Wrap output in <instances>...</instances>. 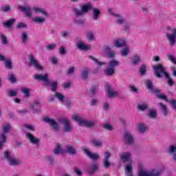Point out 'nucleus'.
I'll list each match as a JSON object with an SVG mask.
<instances>
[{
    "mask_svg": "<svg viewBox=\"0 0 176 176\" xmlns=\"http://www.w3.org/2000/svg\"><path fill=\"white\" fill-rule=\"evenodd\" d=\"M153 69L154 70V74L155 75L156 78L160 79L162 78V75H164L165 78H167L168 84L169 85V86H174V81L173 80L171 77H170V74L167 73L166 69L164 68V67H163V65L158 64L157 65V66L153 67Z\"/></svg>",
    "mask_w": 176,
    "mask_h": 176,
    "instance_id": "obj_1",
    "label": "nucleus"
},
{
    "mask_svg": "<svg viewBox=\"0 0 176 176\" xmlns=\"http://www.w3.org/2000/svg\"><path fill=\"white\" fill-rule=\"evenodd\" d=\"M119 65V61L112 59L109 63V68L104 71V74L107 76H112L115 74V67Z\"/></svg>",
    "mask_w": 176,
    "mask_h": 176,
    "instance_id": "obj_2",
    "label": "nucleus"
},
{
    "mask_svg": "<svg viewBox=\"0 0 176 176\" xmlns=\"http://www.w3.org/2000/svg\"><path fill=\"white\" fill-rule=\"evenodd\" d=\"M12 128V126L9 124H6L5 125L3 126V131L2 133H1V140L0 141V149H2V148L3 147V144H5V142H6V135L7 133H9L10 129Z\"/></svg>",
    "mask_w": 176,
    "mask_h": 176,
    "instance_id": "obj_3",
    "label": "nucleus"
},
{
    "mask_svg": "<svg viewBox=\"0 0 176 176\" xmlns=\"http://www.w3.org/2000/svg\"><path fill=\"white\" fill-rule=\"evenodd\" d=\"M73 119L76 122H78L79 126H84L85 127H93V126H94V122L82 120L80 116L76 114L73 116Z\"/></svg>",
    "mask_w": 176,
    "mask_h": 176,
    "instance_id": "obj_4",
    "label": "nucleus"
},
{
    "mask_svg": "<svg viewBox=\"0 0 176 176\" xmlns=\"http://www.w3.org/2000/svg\"><path fill=\"white\" fill-rule=\"evenodd\" d=\"M169 31L170 32H167L166 36L170 46H174L175 45L176 39V28H170Z\"/></svg>",
    "mask_w": 176,
    "mask_h": 176,
    "instance_id": "obj_5",
    "label": "nucleus"
},
{
    "mask_svg": "<svg viewBox=\"0 0 176 176\" xmlns=\"http://www.w3.org/2000/svg\"><path fill=\"white\" fill-rule=\"evenodd\" d=\"M92 6L91 3H87V4L84 5L81 8V11L78 9H74V13L76 16H83L84 13H87L90 9H91Z\"/></svg>",
    "mask_w": 176,
    "mask_h": 176,
    "instance_id": "obj_6",
    "label": "nucleus"
},
{
    "mask_svg": "<svg viewBox=\"0 0 176 176\" xmlns=\"http://www.w3.org/2000/svg\"><path fill=\"white\" fill-rule=\"evenodd\" d=\"M29 60L30 64L35 68L36 69H38V71H42L43 69V67L38 63V60L35 59V57L32 54L29 55Z\"/></svg>",
    "mask_w": 176,
    "mask_h": 176,
    "instance_id": "obj_7",
    "label": "nucleus"
},
{
    "mask_svg": "<svg viewBox=\"0 0 176 176\" xmlns=\"http://www.w3.org/2000/svg\"><path fill=\"white\" fill-rule=\"evenodd\" d=\"M159 175H160V172L157 171L156 169H153L150 172L140 170L139 172V176H159Z\"/></svg>",
    "mask_w": 176,
    "mask_h": 176,
    "instance_id": "obj_8",
    "label": "nucleus"
},
{
    "mask_svg": "<svg viewBox=\"0 0 176 176\" xmlns=\"http://www.w3.org/2000/svg\"><path fill=\"white\" fill-rule=\"evenodd\" d=\"M59 122L63 124V131L66 133H71V122L67 118H61Z\"/></svg>",
    "mask_w": 176,
    "mask_h": 176,
    "instance_id": "obj_9",
    "label": "nucleus"
},
{
    "mask_svg": "<svg viewBox=\"0 0 176 176\" xmlns=\"http://www.w3.org/2000/svg\"><path fill=\"white\" fill-rule=\"evenodd\" d=\"M43 120L45 122V123H48L50 126H51V127H52L56 131L58 130V124L56 122V120H54V119H50L49 117H44Z\"/></svg>",
    "mask_w": 176,
    "mask_h": 176,
    "instance_id": "obj_10",
    "label": "nucleus"
},
{
    "mask_svg": "<svg viewBox=\"0 0 176 176\" xmlns=\"http://www.w3.org/2000/svg\"><path fill=\"white\" fill-rule=\"evenodd\" d=\"M124 140L126 145H132V144H134V136L130 134L127 131L124 133Z\"/></svg>",
    "mask_w": 176,
    "mask_h": 176,
    "instance_id": "obj_11",
    "label": "nucleus"
},
{
    "mask_svg": "<svg viewBox=\"0 0 176 176\" xmlns=\"http://www.w3.org/2000/svg\"><path fill=\"white\" fill-rule=\"evenodd\" d=\"M34 78L37 79V80H42V82H45L47 86H49V85L50 84V80H49L47 74H44V75L36 74L34 76Z\"/></svg>",
    "mask_w": 176,
    "mask_h": 176,
    "instance_id": "obj_12",
    "label": "nucleus"
},
{
    "mask_svg": "<svg viewBox=\"0 0 176 176\" xmlns=\"http://www.w3.org/2000/svg\"><path fill=\"white\" fill-rule=\"evenodd\" d=\"M146 86L148 90H151L152 93H160V89H153V85L152 84V81L151 80H147L146 81Z\"/></svg>",
    "mask_w": 176,
    "mask_h": 176,
    "instance_id": "obj_13",
    "label": "nucleus"
},
{
    "mask_svg": "<svg viewBox=\"0 0 176 176\" xmlns=\"http://www.w3.org/2000/svg\"><path fill=\"white\" fill-rule=\"evenodd\" d=\"M18 8L20 9L21 12L25 13V16H27L28 17H31V16H32V14L30 12L31 8H30V6L23 7L19 6Z\"/></svg>",
    "mask_w": 176,
    "mask_h": 176,
    "instance_id": "obj_14",
    "label": "nucleus"
},
{
    "mask_svg": "<svg viewBox=\"0 0 176 176\" xmlns=\"http://www.w3.org/2000/svg\"><path fill=\"white\" fill-rule=\"evenodd\" d=\"M26 136L28 140H30L31 144H33L34 145H38V144H39V139L35 138L34 135H32V134L28 133Z\"/></svg>",
    "mask_w": 176,
    "mask_h": 176,
    "instance_id": "obj_15",
    "label": "nucleus"
},
{
    "mask_svg": "<svg viewBox=\"0 0 176 176\" xmlns=\"http://www.w3.org/2000/svg\"><path fill=\"white\" fill-rule=\"evenodd\" d=\"M26 136L28 140H30L31 144H33L34 145H38V144H39V139L35 138L34 135H32V134L28 133Z\"/></svg>",
    "mask_w": 176,
    "mask_h": 176,
    "instance_id": "obj_16",
    "label": "nucleus"
},
{
    "mask_svg": "<svg viewBox=\"0 0 176 176\" xmlns=\"http://www.w3.org/2000/svg\"><path fill=\"white\" fill-rule=\"evenodd\" d=\"M120 157L123 163H126V162H129V160H130V158L131 157V154L129 152L122 153L120 155Z\"/></svg>",
    "mask_w": 176,
    "mask_h": 176,
    "instance_id": "obj_17",
    "label": "nucleus"
},
{
    "mask_svg": "<svg viewBox=\"0 0 176 176\" xmlns=\"http://www.w3.org/2000/svg\"><path fill=\"white\" fill-rule=\"evenodd\" d=\"M84 151L87 155L88 157H89V159H91V160H98V159H100V155H98V154L91 153L87 149H85Z\"/></svg>",
    "mask_w": 176,
    "mask_h": 176,
    "instance_id": "obj_18",
    "label": "nucleus"
},
{
    "mask_svg": "<svg viewBox=\"0 0 176 176\" xmlns=\"http://www.w3.org/2000/svg\"><path fill=\"white\" fill-rule=\"evenodd\" d=\"M114 45L116 47H123L126 46V40L125 39H117L116 40Z\"/></svg>",
    "mask_w": 176,
    "mask_h": 176,
    "instance_id": "obj_19",
    "label": "nucleus"
},
{
    "mask_svg": "<svg viewBox=\"0 0 176 176\" xmlns=\"http://www.w3.org/2000/svg\"><path fill=\"white\" fill-rule=\"evenodd\" d=\"M91 143L92 144V145L96 148H100L101 146H102V142H101V140H98L97 139H92L91 140Z\"/></svg>",
    "mask_w": 176,
    "mask_h": 176,
    "instance_id": "obj_20",
    "label": "nucleus"
},
{
    "mask_svg": "<svg viewBox=\"0 0 176 176\" xmlns=\"http://www.w3.org/2000/svg\"><path fill=\"white\" fill-rule=\"evenodd\" d=\"M107 89L108 91V94L109 97H115V96H118V92L113 91L112 89H111V85H107Z\"/></svg>",
    "mask_w": 176,
    "mask_h": 176,
    "instance_id": "obj_21",
    "label": "nucleus"
},
{
    "mask_svg": "<svg viewBox=\"0 0 176 176\" xmlns=\"http://www.w3.org/2000/svg\"><path fill=\"white\" fill-rule=\"evenodd\" d=\"M15 21V19H9L7 22H4L3 25H4V27H7V28H12V25H13Z\"/></svg>",
    "mask_w": 176,
    "mask_h": 176,
    "instance_id": "obj_22",
    "label": "nucleus"
},
{
    "mask_svg": "<svg viewBox=\"0 0 176 176\" xmlns=\"http://www.w3.org/2000/svg\"><path fill=\"white\" fill-rule=\"evenodd\" d=\"M113 16H114L115 17H117V19L116 21V23H118V24H123V23L126 21V20L122 17H121V16L119 15V14H113Z\"/></svg>",
    "mask_w": 176,
    "mask_h": 176,
    "instance_id": "obj_23",
    "label": "nucleus"
},
{
    "mask_svg": "<svg viewBox=\"0 0 176 176\" xmlns=\"http://www.w3.org/2000/svg\"><path fill=\"white\" fill-rule=\"evenodd\" d=\"M66 152L69 155H76V151L74 148V146L69 145L66 147Z\"/></svg>",
    "mask_w": 176,
    "mask_h": 176,
    "instance_id": "obj_24",
    "label": "nucleus"
},
{
    "mask_svg": "<svg viewBox=\"0 0 176 176\" xmlns=\"http://www.w3.org/2000/svg\"><path fill=\"white\" fill-rule=\"evenodd\" d=\"M97 170H98V164H92L91 166H90V168H89V174H93L94 173H96V171H97Z\"/></svg>",
    "mask_w": 176,
    "mask_h": 176,
    "instance_id": "obj_25",
    "label": "nucleus"
},
{
    "mask_svg": "<svg viewBox=\"0 0 176 176\" xmlns=\"http://www.w3.org/2000/svg\"><path fill=\"white\" fill-rule=\"evenodd\" d=\"M93 19L94 20H98V17H100V14H101V12L100 11V10L97 9V8H94L93 10Z\"/></svg>",
    "mask_w": 176,
    "mask_h": 176,
    "instance_id": "obj_26",
    "label": "nucleus"
},
{
    "mask_svg": "<svg viewBox=\"0 0 176 176\" xmlns=\"http://www.w3.org/2000/svg\"><path fill=\"white\" fill-rule=\"evenodd\" d=\"M146 129H148V127L142 123L138 124V130L140 133H145Z\"/></svg>",
    "mask_w": 176,
    "mask_h": 176,
    "instance_id": "obj_27",
    "label": "nucleus"
},
{
    "mask_svg": "<svg viewBox=\"0 0 176 176\" xmlns=\"http://www.w3.org/2000/svg\"><path fill=\"white\" fill-rule=\"evenodd\" d=\"M87 76H89V69L85 67L82 72L81 77L83 80H86L87 79Z\"/></svg>",
    "mask_w": 176,
    "mask_h": 176,
    "instance_id": "obj_28",
    "label": "nucleus"
},
{
    "mask_svg": "<svg viewBox=\"0 0 176 176\" xmlns=\"http://www.w3.org/2000/svg\"><path fill=\"white\" fill-rule=\"evenodd\" d=\"M50 86L52 91H53V93H56V91H57V87H58L57 81H52L50 84Z\"/></svg>",
    "mask_w": 176,
    "mask_h": 176,
    "instance_id": "obj_29",
    "label": "nucleus"
},
{
    "mask_svg": "<svg viewBox=\"0 0 176 176\" xmlns=\"http://www.w3.org/2000/svg\"><path fill=\"white\" fill-rule=\"evenodd\" d=\"M33 10L34 12H35V13H42V14H43L44 16H47V13L45 12V11L42 8H39L38 7H34Z\"/></svg>",
    "mask_w": 176,
    "mask_h": 176,
    "instance_id": "obj_30",
    "label": "nucleus"
},
{
    "mask_svg": "<svg viewBox=\"0 0 176 176\" xmlns=\"http://www.w3.org/2000/svg\"><path fill=\"white\" fill-rule=\"evenodd\" d=\"M8 162L10 166H17V164H20V161L13 157L10 158V160H8Z\"/></svg>",
    "mask_w": 176,
    "mask_h": 176,
    "instance_id": "obj_31",
    "label": "nucleus"
},
{
    "mask_svg": "<svg viewBox=\"0 0 176 176\" xmlns=\"http://www.w3.org/2000/svg\"><path fill=\"white\" fill-rule=\"evenodd\" d=\"M88 57H89V58H90V60H92V61H94L96 63V64H97V65H98L99 67H101V65H105V64H106L104 62L98 61V59H97L91 56H89Z\"/></svg>",
    "mask_w": 176,
    "mask_h": 176,
    "instance_id": "obj_32",
    "label": "nucleus"
},
{
    "mask_svg": "<svg viewBox=\"0 0 176 176\" xmlns=\"http://www.w3.org/2000/svg\"><path fill=\"white\" fill-rule=\"evenodd\" d=\"M5 67L7 69H12V68H13V66L12 65V60L10 58L5 60Z\"/></svg>",
    "mask_w": 176,
    "mask_h": 176,
    "instance_id": "obj_33",
    "label": "nucleus"
},
{
    "mask_svg": "<svg viewBox=\"0 0 176 176\" xmlns=\"http://www.w3.org/2000/svg\"><path fill=\"white\" fill-rule=\"evenodd\" d=\"M160 105L163 111V113H164V116H167V115L168 113V109H167V106H166V104H164L163 103H160Z\"/></svg>",
    "mask_w": 176,
    "mask_h": 176,
    "instance_id": "obj_34",
    "label": "nucleus"
},
{
    "mask_svg": "<svg viewBox=\"0 0 176 176\" xmlns=\"http://www.w3.org/2000/svg\"><path fill=\"white\" fill-rule=\"evenodd\" d=\"M141 61V58H140L139 56L135 55L132 57V63L135 65V64H138Z\"/></svg>",
    "mask_w": 176,
    "mask_h": 176,
    "instance_id": "obj_35",
    "label": "nucleus"
},
{
    "mask_svg": "<svg viewBox=\"0 0 176 176\" xmlns=\"http://www.w3.org/2000/svg\"><path fill=\"white\" fill-rule=\"evenodd\" d=\"M63 151L61 150V146L60 144H58L56 148L54 150V153L55 155H58V153H63Z\"/></svg>",
    "mask_w": 176,
    "mask_h": 176,
    "instance_id": "obj_36",
    "label": "nucleus"
},
{
    "mask_svg": "<svg viewBox=\"0 0 176 176\" xmlns=\"http://www.w3.org/2000/svg\"><path fill=\"white\" fill-rule=\"evenodd\" d=\"M78 47L80 50H89V47L87 45L83 44V43H78Z\"/></svg>",
    "mask_w": 176,
    "mask_h": 176,
    "instance_id": "obj_37",
    "label": "nucleus"
},
{
    "mask_svg": "<svg viewBox=\"0 0 176 176\" xmlns=\"http://www.w3.org/2000/svg\"><path fill=\"white\" fill-rule=\"evenodd\" d=\"M33 21H34V23H43V21H45V19L41 16H36L33 19Z\"/></svg>",
    "mask_w": 176,
    "mask_h": 176,
    "instance_id": "obj_38",
    "label": "nucleus"
},
{
    "mask_svg": "<svg viewBox=\"0 0 176 176\" xmlns=\"http://www.w3.org/2000/svg\"><path fill=\"white\" fill-rule=\"evenodd\" d=\"M126 168L127 171V175L133 176V167H131V166L126 165Z\"/></svg>",
    "mask_w": 176,
    "mask_h": 176,
    "instance_id": "obj_39",
    "label": "nucleus"
},
{
    "mask_svg": "<svg viewBox=\"0 0 176 176\" xmlns=\"http://www.w3.org/2000/svg\"><path fill=\"white\" fill-rule=\"evenodd\" d=\"M140 75H145L146 73V66L145 65H142L140 68Z\"/></svg>",
    "mask_w": 176,
    "mask_h": 176,
    "instance_id": "obj_40",
    "label": "nucleus"
},
{
    "mask_svg": "<svg viewBox=\"0 0 176 176\" xmlns=\"http://www.w3.org/2000/svg\"><path fill=\"white\" fill-rule=\"evenodd\" d=\"M0 38L1 39V43L3 45H7L8 43V38L4 34H0Z\"/></svg>",
    "mask_w": 176,
    "mask_h": 176,
    "instance_id": "obj_41",
    "label": "nucleus"
},
{
    "mask_svg": "<svg viewBox=\"0 0 176 176\" xmlns=\"http://www.w3.org/2000/svg\"><path fill=\"white\" fill-rule=\"evenodd\" d=\"M55 96L58 100H59L60 102L64 101V95L60 94L59 92H56L55 93Z\"/></svg>",
    "mask_w": 176,
    "mask_h": 176,
    "instance_id": "obj_42",
    "label": "nucleus"
},
{
    "mask_svg": "<svg viewBox=\"0 0 176 176\" xmlns=\"http://www.w3.org/2000/svg\"><path fill=\"white\" fill-rule=\"evenodd\" d=\"M8 80H10L11 83H16L17 81L16 77H14V74H13L9 75Z\"/></svg>",
    "mask_w": 176,
    "mask_h": 176,
    "instance_id": "obj_43",
    "label": "nucleus"
},
{
    "mask_svg": "<svg viewBox=\"0 0 176 176\" xmlns=\"http://www.w3.org/2000/svg\"><path fill=\"white\" fill-rule=\"evenodd\" d=\"M138 108L140 111H145V109H147L148 108V104H138Z\"/></svg>",
    "mask_w": 176,
    "mask_h": 176,
    "instance_id": "obj_44",
    "label": "nucleus"
},
{
    "mask_svg": "<svg viewBox=\"0 0 176 176\" xmlns=\"http://www.w3.org/2000/svg\"><path fill=\"white\" fill-rule=\"evenodd\" d=\"M87 38L89 41H94V34L93 33V32H91V31L88 32V33L87 34Z\"/></svg>",
    "mask_w": 176,
    "mask_h": 176,
    "instance_id": "obj_45",
    "label": "nucleus"
},
{
    "mask_svg": "<svg viewBox=\"0 0 176 176\" xmlns=\"http://www.w3.org/2000/svg\"><path fill=\"white\" fill-rule=\"evenodd\" d=\"M21 91L25 94V97H30V89L27 88H21Z\"/></svg>",
    "mask_w": 176,
    "mask_h": 176,
    "instance_id": "obj_46",
    "label": "nucleus"
},
{
    "mask_svg": "<svg viewBox=\"0 0 176 176\" xmlns=\"http://www.w3.org/2000/svg\"><path fill=\"white\" fill-rule=\"evenodd\" d=\"M10 7H9V6L8 5H6L3 7H1V12H3V13H6V12H9V10H10Z\"/></svg>",
    "mask_w": 176,
    "mask_h": 176,
    "instance_id": "obj_47",
    "label": "nucleus"
},
{
    "mask_svg": "<svg viewBox=\"0 0 176 176\" xmlns=\"http://www.w3.org/2000/svg\"><path fill=\"white\" fill-rule=\"evenodd\" d=\"M167 57H168V60L170 61H171V63L176 64V59H175V57H174V56H173L171 54H168Z\"/></svg>",
    "mask_w": 176,
    "mask_h": 176,
    "instance_id": "obj_48",
    "label": "nucleus"
},
{
    "mask_svg": "<svg viewBox=\"0 0 176 176\" xmlns=\"http://www.w3.org/2000/svg\"><path fill=\"white\" fill-rule=\"evenodd\" d=\"M28 38V35L26 32H23L22 34V42L23 43H25L27 42V39Z\"/></svg>",
    "mask_w": 176,
    "mask_h": 176,
    "instance_id": "obj_49",
    "label": "nucleus"
},
{
    "mask_svg": "<svg viewBox=\"0 0 176 176\" xmlns=\"http://www.w3.org/2000/svg\"><path fill=\"white\" fill-rule=\"evenodd\" d=\"M130 50H129V47L124 48L122 50V56H127L129 54V52Z\"/></svg>",
    "mask_w": 176,
    "mask_h": 176,
    "instance_id": "obj_50",
    "label": "nucleus"
},
{
    "mask_svg": "<svg viewBox=\"0 0 176 176\" xmlns=\"http://www.w3.org/2000/svg\"><path fill=\"white\" fill-rule=\"evenodd\" d=\"M75 72V67H69L67 70V75H72Z\"/></svg>",
    "mask_w": 176,
    "mask_h": 176,
    "instance_id": "obj_51",
    "label": "nucleus"
},
{
    "mask_svg": "<svg viewBox=\"0 0 176 176\" xmlns=\"http://www.w3.org/2000/svg\"><path fill=\"white\" fill-rule=\"evenodd\" d=\"M45 159L47 160V162H49L50 164H53V162H54L53 157L47 156L45 157Z\"/></svg>",
    "mask_w": 176,
    "mask_h": 176,
    "instance_id": "obj_52",
    "label": "nucleus"
},
{
    "mask_svg": "<svg viewBox=\"0 0 176 176\" xmlns=\"http://www.w3.org/2000/svg\"><path fill=\"white\" fill-rule=\"evenodd\" d=\"M103 166H104V168H108V167H109V166H111V163H109V160H104Z\"/></svg>",
    "mask_w": 176,
    "mask_h": 176,
    "instance_id": "obj_53",
    "label": "nucleus"
},
{
    "mask_svg": "<svg viewBox=\"0 0 176 176\" xmlns=\"http://www.w3.org/2000/svg\"><path fill=\"white\" fill-rule=\"evenodd\" d=\"M4 157L6 159H7V160H10V159H12L10 157V153H9V151H6L4 153Z\"/></svg>",
    "mask_w": 176,
    "mask_h": 176,
    "instance_id": "obj_54",
    "label": "nucleus"
},
{
    "mask_svg": "<svg viewBox=\"0 0 176 176\" xmlns=\"http://www.w3.org/2000/svg\"><path fill=\"white\" fill-rule=\"evenodd\" d=\"M104 129H106V130H109V131H112V130L113 129L112 126L111 124H104Z\"/></svg>",
    "mask_w": 176,
    "mask_h": 176,
    "instance_id": "obj_55",
    "label": "nucleus"
},
{
    "mask_svg": "<svg viewBox=\"0 0 176 176\" xmlns=\"http://www.w3.org/2000/svg\"><path fill=\"white\" fill-rule=\"evenodd\" d=\"M54 49H56V45L54 44H49L47 45V50H54Z\"/></svg>",
    "mask_w": 176,
    "mask_h": 176,
    "instance_id": "obj_56",
    "label": "nucleus"
},
{
    "mask_svg": "<svg viewBox=\"0 0 176 176\" xmlns=\"http://www.w3.org/2000/svg\"><path fill=\"white\" fill-rule=\"evenodd\" d=\"M115 51H111L108 53L107 57H109V58H113V57H115Z\"/></svg>",
    "mask_w": 176,
    "mask_h": 176,
    "instance_id": "obj_57",
    "label": "nucleus"
},
{
    "mask_svg": "<svg viewBox=\"0 0 176 176\" xmlns=\"http://www.w3.org/2000/svg\"><path fill=\"white\" fill-rule=\"evenodd\" d=\"M96 91H97V85L92 86L90 89V92L92 94H96Z\"/></svg>",
    "mask_w": 176,
    "mask_h": 176,
    "instance_id": "obj_58",
    "label": "nucleus"
},
{
    "mask_svg": "<svg viewBox=\"0 0 176 176\" xmlns=\"http://www.w3.org/2000/svg\"><path fill=\"white\" fill-rule=\"evenodd\" d=\"M176 152V146L171 145L169 148V153H174Z\"/></svg>",
    "mask_w": 176,
    "mask_h": 176,
    "instance_id": "obj_59",
    "label": "nucleus"
},
{
    "mask_svg": "<svg viewBox=\"0 0 176 176\" xmlns=\"http://www.w3.org/2000/svg\"><path fill=\"white\" fill-rule=\"evenodd\" d=\"M109 157H111V153L108 151L105 152L104 160H109Z\"/></svg>",
    "mask_w": 176,
    "mask_h": 176,
    "instance_id": "obj_60",
    "label": "nucleus"
},
{
    "mask_svg": "<svg viewBox=\"0 0 176 176\" xmlns=\"http://www.w3.org/2000/svg\"><path fill=\"white\" fill-rule=\"evenodd\" d=\"M130 90H131V91H133V93H138V89H137V87L131 85L129 87Z\"/></svg>",
    "mask_w": 176,
    "mask_h": 176,
    "instance_id": "obj_61",
    "label": "nucleus"
},
{
    "mask_svg": "<svg viewBox=\"0 0 176 176\" xmlns=\"http://www.w3.org/2000/svg\"><path fill=\"white\" fill-rule=\"evenodd\" d=\"M27 27V25L24 24L23 23H18L16 28H25Z\"/></svg>",
    "mask_w": 176,
    "mask_h": 176,
    "instance_id": "obj_62",
    "label": "nucleus"
},
{
    "mask_svg": "<svg viewBox=\"0 0 176 176\" xmlns=\"http://www.w3.org/2000/svg\"><path fill=\"white\" fill-rule=\"evenodd\" d=\"M66 50L65 48H64V47H60L59 49V53L60 54H64L65 53H66Z\"/></svg>",
    "mask_w": 176,
    "mask_h": 176,
    "instance_id": "obj_63",
    "label": "nucleus"
},
{
    "mask_svg": "<svg viewBox=\"0 0 176 176\" xmlns=\"http://www.w3.org/2000/svg\"><path fill=\"white\" fill-rule=\"evenodd\" d=\"M150 118H156V111H151L149 113Z\"/></svg>",
    "mask_w": 176,
    "mask_h": 176,
    "instance_id": "obj_64",
    "label": "nucleus"
}]
</instances>
